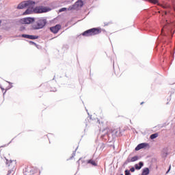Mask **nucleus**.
Masks as SVG:
<instances>
[{"label":"nucleus","mask_w":175,"mask_h":175,"mask_svg":"<svg viewBox=\"0 0 175 175\" xmlns=\"http://www.w3.org/2000/svg\"><path fill=\"white\" fill-rule=\"evenodd\" d=\"M25 8L27 9L23 12V16L32 14V13L34 12L33 8H35V1L32 0L23 1L18 5L17 9H24Z\"/></svg>","instance_id":"1"},{"label":"nucleus","mask_w":175,"mask_h":175,"mask_svg":"<svg viewBox=\"0 0 175 175\" xmlns=\"http://www.w3.org/2000/svg\"><path fill=\"white\" fill-rule=\"evenodd\" d=\"M46 19L41 18L36 21L35 23L32 25V28L33 29H42V28H44V25H46Z\"/></svg>","instance_id":"2"},{"label":"nucleus","mask_w":175,"mask_h":175,"mask_svg":"<svg viewBox=\"0 0 175 175\" xmlns=\"http://www.w3.org/2000/svg\"><path fill=\"white\" fill-rule=\"evenodd\" d=\"M100 33V30L97 28H92L84 31L82 35L83 36H94L95 35H98Z\"/></svg>","instance_id":"3"},{"label":"nucleus","mask_w":175,"mask_h":175,"mask_svg":"<svg viewBox=\"0 0 175 175\" xmlns=\"http://www.w3.org/2000/svg\"><path fill=\"white\" fill-rule=\"evenodd\" d=\"M83 5H84L83 1L79 0L73 5L70 6L68 10H79L83 8Z\"/></svg>","instance_id":"4"},{"label":"nucleus","mask_w":175,"mask_h":175,"mask_svg":"<svg viewBox=\"0 0 175 175\" xmlns=\"http://www.w3.org/2000/svg\"><path fill=\"white\" fill-rule=\"evenodd\" d=\"M33 21H35V18L31 17L21 19V24H31V23H33Z\"/></svg>","instance_id":"5"},{"label":"nucleus","mask_w":175,"mask_h":175,"mask_svg":"<svg viewBox=\"0 0 175 175\" xmlns=\"http://www.w3.org/2000/svg\"><path fill=\"white\" fill-rule=\"evenodd\" d=\"M33 10L34 13H46V12H49V9L42 7H36L33 8Z\"/></svg>","instance_id":"6"},{"label":"nucleus","mask_w":175,"mask_h":175,"mask_svg":"<svg viewBox=\"0 0 175 175\" xmlns=\"http://www.w3.org/2000/svg\"><path fill=\"white\" fill-rule=\"evenodd\" d=\"M50 29L53 33H57L58 31L61 29V25H56L55 26L51 27Z\"/></svg>","instance_id":"7"},{"label":"nucleus","mask_w":175,"mask_h":175,"mask_svg":"<svg viewBox=\"0 0 175 175\" xmlns=\"http://www.w3.org/2000/svg\"><path fill=\"white\" fill-rule=\"evenodd\" d=\"M147 146H148V144L147 143L139 144L135 148V151H139V150H142V148H146Z\"/></svg>","instance_id":"8"},{"label":"nucleus","mask_w":175,"mask_h":175,"mask_svg":"<svg viewBox=\"0 0 175 175\" xmlns=\"http://www.w3.org/2000/svg\"><path fill=\"white\" fill-rule=\"evenodd\" d=\"M87 164H90L92 166H98V163L94 159H90L86 161Z\"/></svg>","instance_id":"9"},{"label":"nucleus","mask_w":175,"mask_h":175,"mask_svg":"<svg viewBox=\"0 0 175 175\" xmlns=\"http://www.w3.org/2000/svg\"><path fill=\"white\" fill-rule=\"evenodd\" d=\"M144 163H143V162L140 161L138 164H135V168L136 169V170H140V169H142V167H143Z\"/></svg>","instance_id":"10"},{"label":"nucleus","mask_w":175,"mask_h":175,"mask_svg":"<svg viewBox=\"0 0 175 175\" xmlns=\"http://www.w3.org/2000/svg\"><path fill=\"white\" fill-rule=\"evenodd\" d=\"M150 174V169L146 167L143 170L142 175H148Z\"/></svg>","instance_id":"11"},{"label":"nucleus","mask_w":175,"mask_h":175,"mask_svg":"<svg viewBox=\"0 0 175 175\" xmlns=\"http://www.w3.org/2000/svg\"><path fill=\"white\" fill-rule=\"evenodd\" d=\"M132 162V157L131 156H129L127 159L124 161V165H126L128 163H131Z\"/></svg>","instance_id":"12"},{"label":"nucleus","mask_w":175,"mask_h":175,"mask_svg":"<svg viewBox=\"0 0 175 175\" xmlns=\"http://www.w3.org/2000/svg\"><path fill=\"white\" fill-rule=\"evenodd\" d=\"M113 70L115 71V75H116V76H118V75H120V67L119 66L113 67Z\"/></svg>","instance_id":"13"},{"label":"nucleus","mask_w":175,"mask_h":175,"mask_svg":"<svg viewBox=\"0 0 175 175\" xmlns=\"http://www.w3.org/2000/svg\"><path fill=\"white\" fill-rule=\"evenodd\" d=\"M39 36H32V35H29V39H31L32 40H35V39H38Z\"/></svg>","instance_id":"14"},{"label":"nucleus","mask_w":175,"mask_h":175,"mask_svg":"<svg viewBox=\"0 0 175 175\" xmlns=\"http://www.w3.org/2000/svg\"><path fill=\"white\" fill-rule=\"evenodd\" d=\"M132 162H136V161H139V156H135L131 157Z\"/></svg>","instance_id":"15"},{"label":"nucleus","mask_w":175,"mask_h":175,"mask_svg":"<svg viewBox=\"0 0 175 175\" xmlns=\"http://www.w3.org/2000/svg\"><path fill=\"white\" fill-rule=\"evenodd\" d=\"M13 163V161H12V160H8V159H6V162H5V165H7V166H10V165H12Z\"/></svg>","instance_id":"16"},{"label":"nucleus","mask_w":175,"mask_h":175,"mask_svg":"<svg viewBox=\"0 0 175 175\" xmlns=\"http://www.w3.org/2000/svg\"><path fill=\"white\" fill-rule=\"evenodd\" d=\"M158 136V133H154L150 135V139H157V137Z\"/></svg>","instance_id":"17"},{"label":"nucleus","mask_w":175,"mask_h":175,"mask_svg":"<svg viewBox=\"0 0 175 175\" xmlns=\"http://www.w3.org/2000/svg\"><path fill=\"white\" fill-rule=\"evenodd\" d=\"M149 2H150L151 3H158V0H148Z\"/></svg>","instance_id":"18"},{"label":"nucleus","mask_w":175,"mask_h":175,"mask_svg":"<svg viewBox=\"0 0 175 175\" xmlns=\"http://www.w3.org/2000/svg\"><path fill=\"white\" fill-rule=\"evenodd\" d=\"M22 38H25L26 39H29V35L28 34H23Z\"/></svg>","instance_id":"19"},{"label":"nucleus","mask_w":175,"mask_h":175,"mask_svg":"<svg viewBox=\"0 0 175 175\" xmlns=\"http://www.w3.org/2000/svg\"><path fill=\"white\" fill-rule=\"evenodd\" d=\"M68 10V8H63L60 9V10H59V12L61 13V12H66V10Z\"/></svg>","instance_id":"20"},{"label":"nucleus","mask_w":175,"mask_h":175,"mask_svg":"<svg viewBox=\"0 0 175 175\" xmlns=\"http://www.w3.org/2000/svg\"><path fill=\"white\" fill-rule=\"evenodd\" d=\"M125 175H131V171L126 170L124 171Z\"/></svg>","instance_id":"21"},{"label":"nucleus","mask_w":175,"mask_h":175,"mask_svg":"<svg viewBox=\"0 0 175 175\" xmlns=\"http://www.w3.org/2000/svg\"><path fill=\"white\" fill-rule=\"evenodd\" d=\"M77 150V148H76V150L72 152V156L71 158H73L75 157H76V151Z\"/></svg>","instance_id":"22"},{"label":"nucleus","mask_w":175,"mask_h":175,"mask_svg":"<svg viewBox=\"0 0 175 175\" xmlns=\"http://www.w3.org/2000/svg\"><path fill=\"white\" fill-rule=\"evenodd\" d=\"M12 173H14V172L13 171V170H9L7 175H10V174H12Z\"/></svg>","instance_id":"23"},{"label":"nucleus","mask_w":175,"mask_h":175,"mask_svg":"<svg viewBox=\"0 0 175 175\" xmlns=\"http://www.w3.org/2000/svg\"><path fill=\"white\" fill-rule=\"evenodd\" d=\"M130 172H131L132 173H133V172H135V167H132L130 169Z\"/></svg>","instance_id":"24"},{"label":"nucleus","mask_w":175,"mask_h":175,"mask_svg":"<svg viewBox=\"0 0 175 175\" xmlns=\"http://www.w3.org/2000/svg\"><path fill=\"white\" fill-rule=\"evenodd\" d=\"M29 44H34V46H36V43H35L32 41H29Z\"/></svg>","instance_id":"25"},{"label":"nucleus","mask_w":175,"mask_h":175,"mask_svg":"<svg viewBox=\"0 0 175 175\" xmlns=\"http://www.w3.org/2000/svg\"><path fill=\"white\" fill-rule=\"evenodd\" d=\"M171 167H172V166L170 165L169 169H168V170H167V172H166L167 174V173H169V172H170Z\"/></svg>","instance_id":"26"},{"label":"nucleus","mask_w":175,"mask_h":175,"mask_svg":"<svg viewBox=\"0 0 175 175\" xmlns=\"http://www.w3.org/2000/svg\"><path fill=\"white\" fill-rule=\"evenodd\" d=\"M162 7H163L164 9H166L167 8H169V5H162Z\"/></svg>","instance_id":"27"},{"label":"nucleus","mask_w":175,"mask_h":175,"mask_svg":"<svg viewBox=\"0 0 175 175\" xmlns=\"http://www.w3.org/2000/svg\"><path fill=\"white\" fill-rule=\"evenodd\" d=\"M80 161H81V159H79V161H77V163H79V162H80Z\"/></svg>","instance_id":"28"},{"label":"nucleus","mask_w":175,"mask_h":175,"mask_svg":"<svg viewBox=\"0 0 175 175\" xmlns=\"http://www.w3.org/2000/svg\"><path fill=\"white\" fill-rule=\"evenodd\" d=\"M7 83H8V84H12V83L9 81H7Z\"/></svg>","instance_id":"29"},{"label":"nucleus","mask_w":175,"mask_h":175,"mask_svg":"<svg viewBox=\"0 0 175 175\" xmlns=\"http://www.w3.org/2000/svg\"><path fill=\"white\" fill-rule=\"evenodd\" d=\"M0 88H1L2 91H3V90H5V89H3L2 87H0Z\"/></svg>","instance_id":"30"},{"label":"nucleus","mask_w":175,"mask_h":175,"mask_svg":"<svg viewBox=\"0 0 175 175\" xmlns=\"http://www.w3.org/2000/svg\"><path fill=\"white\" fill-rule=\"evenodd\" d=\"M143 103H144V102L141 103V105H143Z\"/></svg>","instance_id":"31"},{"label":"nucleus","mask_w":175,"mask_h":175,"mask_svg":"<svg viewBox=\"0 0 175 175\" xmlns=\"http://www.w3.org/2000/svg\"><path fill=\"white\" fill-rule=\"evenodd\" d=\"M0 24H1V21H0Z\"/></svg>","instance_id":"32"}]
</instances>
